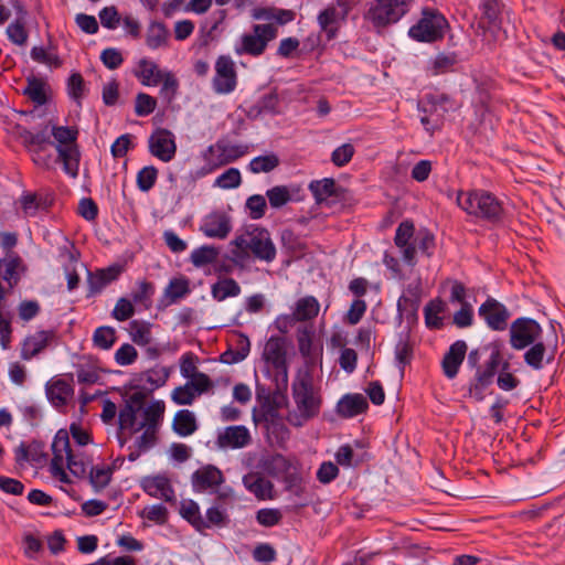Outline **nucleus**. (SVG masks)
I'll return each mask as SVG.
<instances>
[{"label": "nucleus", "instance_id": "nucleus-1", "mask_svg": "<svg viewBox=\"0 0 565 565\" xmlns=\"http://www.w3.org/2000/svg\"><path fill=\"white\" fill-rule=\"evenodd\" d=\"M295 12L278 8H256L252 17L265 23L254 24L250 33L241 36V42L235 46L237 55L248 54L252 56L262 55L268 43L277 38V25H284L295 19Z\"/></svg>", "mask_w": 565, "mask_h": 565}, {"label": "nucleus", "instance_id": "nucleus-2", "mask_svg": "<svg viewBox=\"0 0 565 565\" xmlns=\"http://www.w3.org/2000/svg\"><path fill=\"white\" fill-rule=\"evenodd\" d=\"M294 408L288 412L287 420L295 427H301L320 413L322 397L313 385L308 371L299 372L291 384Z\"/></svg>", "mask_w": 565, "mask_h": 565}, {"label": "nucleus", "instance_id": "nucleus-3", "mask_svg": "<svg viewBox=\"0 0 565 565\" xmlns=\"http://www.w3.org/2000/svg\"><path fill=\"white\" fill-rule=\"evenodd\" d=\"M52 454L50 471L52 477L60 482L65 484L72 482L66 473V468L77 478L86 476L87 465L78 455L72 451L70 437L65 430L61 429L56 433L52 443Z\"/></svg>", "mask_w": 565, "mask_h": 565}, {"label": "nucleus", "instance_id": "nucleus-4", "mask_svg": "<svg viewBox=\"0 0 565 565\" xmlns=\"http://www.w3.org/2000/svg\"><path fill=\"white\" fill-rule=\"evenodd\" d=\"M236 258H243L249 253L259 260L271 263L276 258V247L269 232L257 225H249L231 242Z\"/></svg>", "mask_w": 565, "mask_h": 565}, {"label": "nucleus", "instance_id": "nucleus-5", "mask_svg": "<svg viewBox=\"0 0 565 565\" xmlns=\"http://www.w3.org/2000/svg\"><path fill=\"white\" fill-rule=\"evenodd\" d=\"M457 204L468 214L491 222L499 221L503 213V207L499 200L491 193L482 190L459 192Z\"/></svg>", "mask_w": 565, "mask_h": 565}, {"label": "nucleus", "instance_id": "nucleus-6", "mask_svg": "<svg viewBox=\"0 0 565 565\" xmlns=\"http://www.w3.org/2000/svg\"><path fill=\"white\" fill-rule=\"evenodd\" d=\"M78 131L72 127L53 126L52 136L56 141L58 159L63 162L64 172L75 179L79 171L81 152L76 143Z\"/></svg>", "mask_w": 565, "mask_h": 565}, {"label": "nucleus", "instance_id": "nucleus-7", "mask_svg": "<svg viewBox=\"0 0 565 565\" xmlns=\"http://www.w3.org/2000/svg\"><path fill=\"white\" fill-rule=\"evenodd\" d=\"M413 0H373L365 19L375 29H384L398 22L411 9Z\"/></svg>", "mask_w": 565, "mask_h": 565}, {"label": "nucleus", "instance_id": "nucleus-8", "mask_svg": "<svg viewBox=\"0 0 565 565\" xmlns=\"http://www.w3.org/2000/svg\"><path fill=\"white\" fill-rule=\"evenodd\" d=\"M289 342L282 337H270L263 350L264 361L275 370L277 390L286 388L288 384L287 351Z\"/></svg>", "mask_w": 565, "mask_h": 565}, {"label": "nucleus", "instance_id": "nucleus-9", "mask_svg": "<svg viewBox=\"0 0 565 565\" xmlns=\"http://www.w3.org/2000/svg\"><path fill=\"white\" fill-rule=\"evenodd\" d=\"M447 26L448 22L439 11L426 8L418 22L408 30V35L417 42L430 43L440 40Z\"/></svg>", "mask_w": 565, "mask_h": 565}, {"label": "nucleus", "instance_id": "nucleus-10", "mask_svg": "<svg viewBox=\"0 0 565 565\" xmlns=\"http://www.w3.org/2000/svg\"><path fill=\"white\" fill-rule=\"evenodd\" d=\"M148 405H145V395L140 392L131 394L126 398L124 406L118 413V423L121 430L131 434L142 430L146 424Z\"/></svg>", "mask_w": 565, "mask_h": 565}, {"label": "nucleus", "instance_id": "nucleus-11", "mask_svg": "<svg viewBox=\"0 0 565 565\" xmlns=\"http://www.w3.org/2000/svg\"><path fill=\"white\" fill-rule=\"evenodd\" d=\"M247 148L238 145H231L224 141H217L207 147L203 153L205 167L203 174L213 172L214 170L232 163L246 154Z\"/></svg>", "mask_w": 565, "mask_h": 565}, {"label": "nucleus", "instance_id": "nucleus-12", "mask_svg": "<svg viewBox=\"0 0 565 565\" xmlns=\"http://www.w3.org/2000/svg\"><path fill=\"white\" fill-rule=\"evenodd\" d=\"M166 412V404L163 401H152L148 404V411L146 413V424L143 433L136 440V445L139 451H146L151 448L156 443V434L160 423L163 419Z\"/></svg>", "mask_w": 565, "mask_h": 565}, {"label": "nucleus", "instance_id": "nucleus-13", "mask_svg": "<svg viewBox=\"0 0 565 565\" xmlns=\"http://www.w3.org/2000/svg\"><path fill=\"white\" fill-rule=\"evenodd\" d=\"M542 328L533 319L519 318L514 320L510 327V343L515 350L534 344L541 337Z\"/></svg>", "mask_w": 565, "mask_h": 565}, {"label": "nucleus", "instance_id": "nucleus-14", "mask_svg": "<svg viewBox=\"0 0 565 565\" xmlns=\"http://www.w3.org/2000/svg\"><path fill=\"white\" fill-rule=\"evenodd\" d=\"M150 153L162 162H170L177 152L174 135L164 128L156 129L148 140Z\"/></svg>", "mask_w": 565, "mask_h": 565}, {"label": "nucleus", "instance_id": "nucleus-15", "mask_svg": "<svg viewBox=\"0 0 565 565\" xmlns=\"http://www.w3.org/2000/svg\"><path fill=\"white\" fill-rule=\"evenodd\" d=\"M213 382L210 377L199 376L198 382H186L171 392V401L181 406L192 405L196 397L212 391Z\"/></svg>", "mask_w": 565, "mask_h": 565}, {"label": "nucleus", "instance_id": "nucleus-16", "mask_svg": "<svg viewBox=\"0 0 565 565\" xmlns=\"http://www.w3.org/2000/svg\"><path fill=\"white\" fill-rule=\"evenodd\" d=\"M237 83L235 65L230 56H220L215 63L213 88L217 94L232 93Z\"/></svg>", "mask_w": 565, "mask_h": 565}, {"label": "nucleus", "instance_id": "nucleus-17", "mask_svg": "<svg viewBox=\"0 0 565 565\" xmlns=\"http://www.w3.org/2000/svg\"><path fill=\"white\" fill-rule=\"evenodd\" d=\"M45 394L52 406L58 411H64L70 402L73 401L74 386L72 381L62 377H52L45 384Z\"/></svg>", "mask_w": 565, "mask_h": 565}, {"label": "nucleus", "instance_id": "nucleus-18", "mask_svg": "<svg viewBox=\"0 0 565 565\" xmlns=\"http://www.w3.org/2000/svg\"><path fill=\"white\" fill-rule=\"evenodd\" d=\"M415 227L409 221L402 222L395 233L394 243L402 254L403 260L414 266L416 264Z\"/></svg>", "mask_w": 565, "mask_h": 565}, {"label": "nucleus", "instance_id": "nucleus-19", "mask_svg": "<svg viewBox=\"0 0 565 565\" xmlns=\"http://www.w3.org/2000/svg\"><path fill=\"white\" fill-rule=\"evenodd\" d=\"M200 231L206 237L224 239L232 231L231 217L222 211L211 212L202 220Z\"/></svg>", "mask_w": 565, "mask_h": 565}, {"label": "nucleus", "instance_id": "nucleus-20", "mask_svg": "<svg viewBox=\"0 0 565 565\" xmlns=\"http://www.w3.org/2000/svg\"><path fill=\"white\" fill-rule=\"evenodd\" d=\"M224 480L223 472L212 465L201 467L192 475V486L198 492L215 493Z\"/></svg>", "mask_w": 565, "mask_h": 565}, {"label": "nucleus", "instance_id": "nucleus-21", "mask_svg": "<svg viewBox=\"0 0 565 565\" xmlns=\"http://www.w3.org/2000/svg\"><path fill=\"white\" fill-rule=\"evenodd\" d=\"M252 436L247 427L234 425L225 427L217 434L216 446L220 449H241L248 446Z\"/></svg>", "mask_w": 565, "mask_h": 565}, {"label": "nucleus", "instance_id": "nucleus-22", "mask_svg": "<svg viewBox=\"0 0 565 565\" xmlns=\"http://www.w3.org/2000/svg\"><path fill=\"white\" fill-rule=\"evenodd\" d=\"M479 316L484 319L492 330H504L510 317L508 309L493 298L487 299L479 307Z\"/></svg>", "mask_w": 565, "mask_h": 565}, {"label": "nucleus", "instance_id": "nucleus-23", "mask_svg": "<svg viewBox=\"0 0 565 565\" xmlns=\"http://www.w3.org/2000/svg\"><path fill=\"white\" fill-rule=\"evenodd\" d=\"M141 487L150 497L162 499L167 502L174 499V490L170 480L164 476L146 477L141 481Z\"/></svg>", "mask_w": 565, "mask_h": 565}, {"label": "nucleus", "instance_id": "nucleus-24", "mask_svg": "<svg viewBox=\"0 0 565 565\" xmlns=\"http://www.w3.org/2000/svg\"><path fill=\"white\" fill-rule=\"evenodd\" d=\"M55 334L53 331H36L33 334L25 338L21 349V358L23 360H31L43 351L54 339Z\"/></svg>", "mask_w": 565, "mask_h": 565}, {"label": "nucleus", "instance_id": "nucleus-25", "mask_svg": "<svg viewBox=\"0 0 565 565\" xmlns=\"http://www.w3.org/2000/svg\"><path fill=\"white\" fill-rule=\"evenodd\" d=\"M164 73L166 71L160 70L156 62L148 58H140L132 71L143 86L159 85Z\"/></svg>", "mask_w": 565, "mask_h": 565}, {"label": "nucleus", "instance_id": "nucleus-26", "mask_svg": "<svg viewBox=\"0 0 565 565\" xmlns=\"http://www.w3.org/2000/svg\"><path fill=\"white\" fill-rule=\"evenodd\" d=\"M467 352V344L465 341H457L452 343L443 359V371L448 379H454L463 362Z\"/></svg>", "mask_w": 565, "mask_h": 565}, {"label": "nucleus", "instance_id": "nucleus-27", "mask_svg": "<svg viewBox=\"0 0 565 565\" xmlns=\"http://www.w3.org/2000/svg\"><path fill=\"white\" fill-rule=\"evenodd\" d=\"M347 11L341 6H329L318 15V23L331 39L335 35L340 21L344 19Z\"/></svg>", "mask_w": 565, "mask_h": 565}, {"label": "nucleus", "instance_id": "nucleus-28", "mask_svg": "<svg viewBox=\"0 0 565 565\" xmlns=\"http://www.w3.org/2000/svg\"><path fill=\"white\" fill-rule=\"evenodd\" d=\"M121 274V267L114 265L104 269H99L94 274L88 275L89 294L95 295L100 292L107 285L116 280Z\"/></svg>", "mask_w": 565, "mask_h": 565}, {"label": "nucleus", "instance_id": "nucleus-29", "mask_svg": "<svg viewBox=\"0 0 565 565\" xmlns=\"http://www.w3.org/2000/svg\"><path fill=\"white\" fill-rule=\"evenodd\" d=\"M367 408V402L361 394H347L344 395L337 405V412L339 415L345 418L354 417Z\"/></svg>", "mask_w": 565, "mask_h": 565}, {"label": "nucleus", "instance_id": "nucleus-30", "mask_svg": "<svg viewBox=\"0 0 565 565\" xmlns=\"http://www.w3.org/2000/svg\"><path fill=\"white\" fill-rule=\"evenodd\" d=\"M23 94L34 104L41 106L47 102L50 85L44 78L31 76L26 79Z\"/></svg>", "mask_w": 565, "mask_h": 565}, {"label": "nucleus", "instance_id": "nucleus-31", "mask_svg": "<svg viewBox=\"0 0 565 565\" xmlns=\"http://www.w3.org/2000/svg\"><path fill=\"white\" fill-rule=\"evenodd\" d=\"M319 310V301L313 296H306L296 301L292 315L297 321H307L315 319Z\"/></svg>", "mask_w": 565, "mask_h": 565}, {"label": "nucleus", "instance_id": "nucleus-32", "mask_svg": "<svg viewBox=\"0 0 565 565\" xmlns=\"http://www.w3.org/2000/svg\"><path fill=\"white\" fill-rule=\"evenodd\" d=\"M172 427L181 437L192 435L198 429L194 414L189 409L178 411L174 415Z\"/></svg>", "mask_w": 565, "mask_h": 565}, {"label": "nucleus", "instance_id": "nucleus-33", "mask_svg": "<svg viewBox=\"0 0 565 565\" xmlns=\"http://www.w3.org/2000/svg\"><path fill=\"white\" fill-rule=\"evenodd\" d=\"M169 30L161 22H152L148 26L146 43L151 50L168 46L169 43Z\"/></svg>", "mask_w": 565, "mask_h": 565}, {"label": "nucleus", "instance_id": "nucleus-34", "mask_svg": "<svg viewBox=\"0 0 565 565\" xmlns=\"http://www.w3.org/2000/svg\"><path fill=\"white\" fill-rule=\"evenodd\" d=\"M243 483L258 499L270 498L271 483L257 473H249L243 478Z\"/></svg>", "mask_w": 565, "mask_h": 565}, {"label": "nucleus", "instance_id": "nucleus-35", "mask_svg": "<svg viewBox=\"0 0 565 565\" xmlns=\"http://www.w3.org/2000/svg\"><path fill=\"white\" fill-rule=\"evenodd\" d=\"M180 514L199 532H203L206 529L204 518L201 515L200 507L196 502L192 500L183 501L180 507Z\"/></svg>", "mask_w": 565, "mask_h": 565}, {"label": "nucleus", "instance_id": "nucleus-36", "mask_svg": "<svg viewBox=\"0 0 565 565\" xmlns=\"http://www.w3.org/2000/svg\"><path fill=\"white\" fill-rule=\"evenodd\" d=\"M114 469L108 463H98L89 471V482L96 491L106 488L113 476Z\"/></svg>", "mask_w": 565, "mask_h": 565}, {"label": "nucleus", "instance_id": "nucleus-37", "mask_svg": "<svg viewBox=\"0 0 565 565\" xmlns=\"http://www.w3.org/2000/svg\"><path fill=\"white\" fill-rule=\"evenodd\" d=\"M129 334L137 345L150 344L152 341L151 324L146 321L134 320L129 323Z\"/></svg>", "mask_w": 565, "mask_h": 565}, {"label": "nucleus", "instance_id": "nucleus-38", "mask_svg": "<svg viewBox=\"0 0 565 565\" xmlns=\"http://www.w3.org/2000/svg\"><path fill=\"white\" fill-rule=\"evenodd\" d=\"M241 294L239 285L232 278H224L212 286V296L217 301H223L228 297H236Z\"/></svg>", "mask_w": 565, "mask_h": 565}, {"label": "nucleus", "instance_id": "nucleus-39", "mask_svg": "<svg viewBox=\"0 0 565 565\" xmlns=\"http://www.w3.org/2000/svg\"><path fill=\"white\" fill-rule=\"evenodd\" d=\"M30 54L33 61L50 68H58L62 65V61L53 47L34 46Z\"/></svg>", "mask_w": 565, "mask_h": 565}, {"label": "nucleus", "instance_id": "nucleus-40", "mask_svg": "<svg viewBox=\"0 0 565 565\" xmlns=\"http://www.w3.org/2000/svg\"><path fill=\"white\" fill-rule=\"evenodd\" d=\"M250 351V342L247 337L239 334L237 337V349L227 350L221 355V360L224 363L233 364L243 361Z\"/></svg>", "mask_w": 565, "mask_h": 565}, {"label": "nucleus", "instance_id": "nucleus-41", "mask_svg": "<svg viewBox=\"0 0 565 565\" xmlns=\"http://www.w3.org/2000/svg\"><path fill=\"white\" fill-rule=\"evenodd\" d=\"M446 310V303L440 299L430 301L425 308V322L427 327L439 329L443 326L441 313Z\"/></svg>", "mask_w": 565, "mask_h": 565}, {"label": "nucleus", "instance_id": "nucleus-42", "mask_svg": "<svg viewBox=\"0 0 565 565\" xmlns=\"http://www.w3.org/2000/svg\"><path fill=\"white\" fill-rule=\"evenodd\" d=\"M198 358L193 353H185L180 359V373L189 382H198L199 376L209 377L198 370Z\"/></svg>", "mask_w": 565, "mask_h": 565}, {"label": "nucleus", "instance_id": "nucleus-43", "mask_svg": "<svg viewBox=\"0 0 565 565\" xmlns=\"http://www.w3.org/2000/svg\"><path fill=\"white\" fill-rule=\"evenodd\" d=\"M190 292L189 281L185 278L171 279L164 289V298L168 303H173Z\"/></svg>", "mask_w": 565, "mask_h": 565}, {"label": "nucleus", "instance_id": "nucleus-44", "mask_svg": "<svg viewBox=\"0 0 565 565\" xmlns=\"http://www.w3.org/2000/svg\"><path fill=\"white\" fill-rule=\"evenodd\" d=\"M218 257V249L214 246H201L192 250L190 259L195 267L214 263Z\"/></svg>", "mask_w": 565, "mask_h": 565}, {"label": "nucleus", "instance_id": "nucleus-45", "mask_svg": "<svg viewBox=\"0 0 565 565\" xmlns=\"http://www.w3.org/2000/svg\"><path fill=\"white\" fill-rule=\"evenodd\" d=\"M279 164V158L275 153L259 156L250 160L248 169L252 173L270 172Z\"/></svg>", "mask_w": 565, "mask_h": 565}, {"label": "nucleus", "instance_id": "nucleus-46", "mask_svg": "<svg viewBox=\"0 0 565 565\" xmlns=\"http://www.w3.org/2000/svg\"><path fill=\"white\" fill-rule=\"evenodd\" d=\"M116 342V330L109 326L97 328L93 334V343L102 350H109Z\"/></svg>", "mask_w": 565, "mask_h": 565}, {"label": "nucleus", "instance_id": "nucleus-47", "mask_svg": "<svg viewBox=\"0 0 565 565\" xmlns=\"http://www.w3.org/2000/svg\"><path fill=\"white\" fill-rule=\"evenodd\" d=\"M154 290V285L152 282L140 280L137 282L136 289L131 292L132 301L149 308Z\"/></svg>", "mask_w": 565, "mask_h": 565}, {"label": "nucleus", "instance_id": "nucleus-48", "mask_svg": "<svg viewBox=\"0 0 565 565\" xmlns=\"http://www.w3.org/2000/svg\"><path fill=\"white\" fill-rule=\"evenodd\" d=\"M242 183V175L238 169L230 168L220 174L215 181L214 186L223 190L236 189Z\"/></svg>", "mask_w": 565, "mask_h": 565}, {"label": "nucleus", "instance_id": "nucleus-49", "mask_svg": "<svg viewBox=\"0 0 565 565\" xmlns=\"http://www.w3.org/2000/svg\"><path fill=\"white\" fill-rule=\"evenodd\" d=\"M334 186L335 183L332 179H323L312 181L309 185V189L312 192L315 199L318 202H322L334 193Z\"/></svg>", "mask_w": 565, "mask_h": 565}, {"label": "nucleus", "instance_id": "nucleus-50", "mask_svg": "<svg viewBox=\"0 0 565 565\" xmlns=\"http://www.w3.org/2000/svg\"><path fill=\"white\" fill-rule=\"evenodd\" d=\"M266 196L274 209H279L291 200V193L286 185H276L267 190Z\"/></svg>", "mask_w": 565, "mask_h": 565}, {"label": "nucleus", "instance_id": "nucleus-51", "mask_svg": "<svg viewBox=\"0 0 565 565\" xmlns=\"http://www.w3.org/2000/svg\"><path fill=\"white\" fill-rule=\"evenodd\" d=\"M455 63V55L440 53L430 60L429 70L433 75H440L449 72L454 67Z\"/></svg>", "mask_w": 565, "mask_h": 565}, {"label": "nucleus", "instance_id": "nucleus-52", "mask_svg": "<svg viewBox=\"0 0 565 565\" xmlns=\"http://www.w3.org/2000/svg\"><path fill=\"white\" fill-rule=\"evenodd\" d=\"M546 348L542 342L534 343L524 354V361L534 370L543 367Z\"/></svg>", "mask_w": 565, "mask_h": 565}, {"label": "nucleus", "instance_id": "nucleus-53", "mask_svg": "<svg viewBox=\"0 0 565 565\" xmlns=\"http://www.w3.org/2000/svg\"><path fill=\"white\" fill-rule=\"evenodd\" d=\"M161 88L160 96L167 102L170 103L179 88V82L174 77V75L170 71H166V73L161 77Z\"/></svg>", "mask_w": 565, "mask_h": 565}, {"label": "nucleus", "instance_id": "nucleus-54", "mask_svg": "<svg viewBox=\"0 0 565 565\" xmlns=\"http://www.w3.org/2000/svg\"><path fill=\"white\" fill-rule=\"evenodd\" d=\"M135 315V307L132 300L121 297L117 300L111 317L117 321H126Z\"/></svg>", "mask_w": 565, "mask_h": 565}, {"label": "nucleus", "instance_id": "nucleus-55", "mask_svg": "<svg viewBox=\"0 0 565 565\" xmlns=\"http://www.w3.org/2000/svg\"><path fill=\"white\" fill-rule=\"evenodd\" d=\"M245 206L248 210L250 218L259 220L266 213L267 203L263 195L255 194L246 200Z\"/></svg>", "mask_w": 565, "mask_h": 565}, {"label": "nucleus", "instance_id": "nucleus-56", "mask_svg": "<svg viewBox=\"0 0 565 565\" xmlns=\"http://www.w3.org/2000/svg\"><path fill=\"white\" fill-rule=\"evenodd\" d=\"M158 170L152 167L142 168L137 174V185L142 192H148L156 183Z\"/></svg>", "mask_w": 565, "mask_h": 565}, {"label": "nucleus", "instance_id": "nucleus-57", "mask_svg": "<svg viewBox=\"0 0 565 565\" xmlns=\"http://www.w3.org/2000/svg\"><path fill=\"white\" fill-rule=\"evenodd\" d=\"M157 106V100L146 93H139L136 96L135 113L138 116L150 115Z\"/></svg>", "mask_w": 565, "mask_h": 565}, {"label": "nucleus", "instance_id": "nucleus-58", "mask_svg": "<svg viewBox=\"0 0 565 565\" xmlns=\"http://www.w3.org/2000/svg\"><path fill=\"white\" fill-rule=\"evenodd\" d=\"M138 358V352L134 345L129 343L122 344L115 352V361L120 366L132 364Z\"/></svg>", "mask_w": 565, "mask_h": 565}, {"label": "nucleus", "instance_id": "nucleus-59", "mask_svg": "<svg viewBox=\"0 0 565 565\" xmlns=\"http://www.w3.org/2000/svg\"><path fill=\"white\" fill-rule=\"evenodd\" d=\"M20 266V259L12 257L0 262V268H3L2 278L10 285L15 284L19 279L18 268Z\"/></svg>", "mask_w": 565, "mask_h": 565}, {"label": "nucleus", "instance_id": "nucleus-60", "mask_svg": "<svg viewBox=\"0 0 565 565\" xmlns=\"http://www.w3.org/2000/svg\"><path fill=\"white\" fill-rule=\"evenodd\" d=\"M354 154V147L351 143H343L333 150L331 160L337 167H343L350 162Z\"/></svg>", "mask_w": 565, "mask_h": 565}, {"label": "nucleus", "instance_id": "nucleus-61", "mask_svg": "<svg viewBox=\"0 0 565 565\" xmlns=\"http://www.w3.org/2000/svg\"><path fill=\"white\" fill-rule=\"evenodd\" d=\"M141 516L149 521L162 524L167 521L168 510L162 504H153L146 507L141 512Z\"/></svg>", "mask_w": 565, "mask_h": 565}, {"label": "nucleus", "instance_id": "nucleus-62", "mask_svg": "<svg viewBox=\"0 0 565 565\" xmlns=\"http://www.w3.org/2000/svg\"><path fill=\"white\" fill-rule=\"evenodd\" d=\"M7 34L10 41L17 45H24L28 41V32L21 22H14L8 25Z\"/></svg>", "mask_w": 565, "mask_h": 565}, {"label": "nucleus", "instance_id": "nucleus-63", "mask_svg": "<svg viewBox=\"0 0 565 565\" xmlns=\"http://www.w3.org/2000/svg\"><path fill=\"white\" fill-rule=\"evenodd\" d=\"M68 95L76 102L84 96V79L79 73H73L67 82Z\"/></svg>", "mask_w": 565, "mask_h": 565}, {"label": "nucleus", "instance_id": "nucleus-64", "mask_svg": "<svg viewBox=\"0 0 565 565\" xmlns=\"http://www.w3.org/2000/svg\"><path fill=\"white\" fill-rule=\"evenodd\" d=\"M339 475V468L331 461L322 462L317 471V478L321 483H329Z\"/></svg>", "mask_w": 565, "mask_h": 565}]
</instances>
